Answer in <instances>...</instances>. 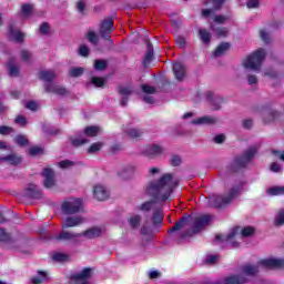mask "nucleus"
Listing matches in <instances>:
<instances>
[{
    "label": "nucleus",
    "mask_w": 284,
    "mask_h": 284,
    "mask_svg": "<svg viewBox=\"0 0 284 284\" xmlns=\"http://www.w3.org/2000/svg\"><path fill=\"white\" fill-rule=\"evenodd\" d=\"M91 83L95 88H103V85H105V79L99 78V77H92L91 78Z\"/></svg>",
    "instance_id": "48"
},
{
    "label": "nucleus",
    "mask_w": 284,
    "mask_h": 284,
    "mask_svg": "<svg viewBox=\"0 0 284 284\" xmlns=\"http://www.w3.org/2000/svg\"><path fill=\"white\" fill-rule=\"evenodd\" d=\"M61 212L67 216H72L83 212V199L81 197H69L61 204Z\"/></svg>",
    "instance_id": "6"
},
{
    "label": "nucleus",
    "mask_w": 284,
    "mask_h": 284,
    "mask_svg": "<svg viewBox=\"0 0 284 284\" xmlns=\"http://www.w3.org/2000/svg\"><path fill=\"white\" fill-rule=\"evenodd\" d=\"M206 101L212 105L213 110H221V103H225V99L221 95H214V92L207 91Z\"/></svg>",
    "instance_id": "15"
},
{
    "label": "nucleus",
    "mask_w": 284,
    "mask_h": 284,
    "mask_svg": "<svg viewBox=\"0 0 284 284\" xmlns=\"http://www.w3.org/2000/svg\"><path fill=\"white\" fill-rule=\"evenodd\" d=\"M281 118V112L274 110V109H266V114L263 118L264 123H272L273 121H276V119Z\"/></svg>",
    "instance_id": "25"
},
{
    "label": "nucleus",
    "mask_w": 284,
    "mask_h": 284,
    "mask_svg": "<svg viewBox=\"0 0 284 284\" xmlns=\"http://www.w3.org/2000/svg\"><path fill=\"white\" fill-rule=\"evenodd\" d=\"M39 79L45 81V83H52L53 79H57V74L52 70L40 71Z\"/></svg>",
    "instance_id": "28"
},
{
    "label": "nucleus",
    "mask_w": 284,
    "mask_h": 284,
    "mask_svg": "<svg viewBox=\"0 0 284 284\" xmlns=\"http://www.w3.org/2000/svg\"><path fill=\"white\" fill-rule=\"evenodd\" d=\"M145 156H149L150 159L154 156H161L163 154V148H161L158 144H153L146 148L144 151Z\"/></svg>",
    "instance_id": "21"
},
{
    "label": "nucleus",
    "mask_w": 284,
    "mask_h": 284,
    "mask_svg": "<svg viewBox=\"0 0 284 284\" xmlns=\"http://www.w3.org/2000/svg\"><path fill=\"white\" fill-rule=\"evenodd\" d=\"M40 34H50V24L48 22H43L39 28Z\"/></svg>",
    "instance_id": "59"
},
{
    "label": "nucleus",
    "mask_w": 284,
    "mask_h": 284,
    "mask_svg": "<svg viewBox=\"0 0 284 284\" xmlns=\"http://www.w3.org/2000/svg\"><path fill=\"white\" fill-rule=\"evenodd\" d=\"M0 241L2 243H10V250H19V246L14 245L17 242L12 240L10 233L6 232V229H0Z\"/></svg>",
    "instance_id": "20"
},
{
    "label": "nucleus",
    "mask_w": 284,
    "mask_h": 284,
    "mask_svg": "<svg viewBox=\"0 0 284 284\" xmlns=\"http://www.w3.org/2000/svg\"><path fill=\"white\" fill-rule=\"evenodd\" d=\"M232 48V44L230 42H222L220 43L216 49L213 51V57L219 58L223 57L225 52H227Z\"/></svg>",
    "instance_id": "26"
},
{
    "label": "nucleus",
    "mask_w": 284,
    "mask_h": 284,
    "mask_svg": "<svg viewBox=\"0 0 284 284\" xmlns=\"http://www.w3.org/2000/svg\"><path fill=\"white\" fill-rule=\"evenodd\" d=\"M14 133V128L8 125H0L1 136H8L9 134Z\"/></svg>",
    "instance_id": "49"
},
{
    "label": "nucleus",
    "mask_w": 284,
    "mask_h": 284,
    "mask_svg": "<svg viewBox=\"0 0 284 284\" xmlns=\"http://www.w3.org/2000/svg\"><path fill=\"white\" fill-rule=\"evenodd\" d=\"M234 236H236V229L233 230L227 235H223V234L216 235L215 241H217L219 243H223V241H225L226 243H230V241H232V239H234Z\"/></svg>",
    "instance_id": "35"
},
{
    "label": "nucleus",
    "mask_w": 284,
    "mask_h": 284,
    "mask_svg": "<svg viewBox=\"0 0 284 284\" xmlns=\"http://www.w3.org/2000/svg\"><path fill=\"white\" fill-rule=\"evenodd\" d=\"M77 239H81V233L68 232L65 229H62L60 234L49 237L50 241H72V243H77Z\"/></svg>",
    "instance_id": "10"
},
{
    "label": "nucleus",
    "mask_w": 284,
    "mask_h": 284,
    "mask_svg": "<svg viewBox=\"0 0 284 284\" xmlns=\"http://www.w3.org/2000/svg\"><path fill=\"white\" fill-rule=\"evenodd\" d=\"M254 232H255V230L253 226H245L244 229H242L241 235L244 239H247V237L252 236L254 234Z\"/></svg>",
    "instance_id": "51"
},
{
    "label": "nucleus",
    "mask_w": 284,
    "mask_h": 284,
    "mask_svg": "<svg viewBox=\"0 0 284 284\" xmlns=\"http://www.w3.org/2000/svg\"><path fill=\"white\" fill-rule=\"evenodd\" d=\"M199 37H200L201 41H203L206 44L212 42V33H210L205 29L199 30Z\"/></svg>",
    "instance_id": "37"
},
{
    "label": "nucleus",
    "mask_w": 284,
    "mask_h": 284,
    "mask_svg": "<svg viewBox=\"0 0 284 284\" xmlns=\"http://www.w3.org/2000/svg\"><path fill=\"white\" fill-rule=\"evenodd\" d=\"M261 266L266 270H281L284 267L283 258H264L258 261L256 264H244L242 265V273L244 276H258Z\"/></svg>",
    "instance_id": "2"
},
{
    "label": "nucleus",
    "mask_w": 284,
    "mask_h": 284,
    "mask_svg": "<svg viewBox=\"0 0 284 284\" xmlns=\"http://www.w3.org/2000/svg\"><path fill=\"white\" fill-rule=\"evenodd\" d=\"M156 203V201L151 200V201H146L144 203H142L140 206H138V210L140 212H150V210H152V205H154Z\"/></svg>",
    "instance_id": "43"
},
{
    "label": "nucleus",
    "mask_w": 284,
    "mask_h": 284,
    "mask_svg": "<svg viewBox=\"0 0 284 284\" xmlns=\"http://www.w3.org/2000/svg\"><path fill=\"white\" fill-rule=\"evenodd\" d=\"M213 7V10L219 11L222 10L225 6V0H210Z\"/></svg>",
    "instance_id": "52"
},
{
    "label": "nucleus",
    "mask_w": 284,
    "mask_h": 284,
    "mask_svg": "<svg viewBox=\"0 0 284 284\" xmlns=\"http://www.w3.org/2000/svg\"><path fill=\"white\" fill-rule=\"evenodd\" d=\"M215 34L216 37H219V39H225L227 37V28L225 27H220L215 30Z\"/></svg>",
    "instance_id": "55"
},
{
    "label": "nucleus",
    "mask_w": 284,
    "mask_h": 284,
    "mask_svg": "<svg viewBox=\"0 0 284 284\" xmlns=\"http://www.w3.org/2000/svg\"><path fill=\"white\" fill-rule=\"evenodd\" d=\"M163 219H164L163 211L161 209H156L153 212L152 224L155 225V226L156 225H162Z\"/></svg>",
    "instance_id": "31"
},
{
    "label": "nucleus",
    "mask_w": 284,
    "mask_h": 284,
    "mask_svg": "<svg viewBox=\"0 0 284 284\" xmlns=\"http://www.w3.org/2000/svg\"><path fill=\"white\" fill-rule=\"evenodd\" d=\"M212 221V215H200L194 219L193 229L194 232H201L205 225H209Z\"/></svg>",
    "instance_id": "14"
},
{
    "label": "nucleus",
    "mask_w": 284,
    "mask_h": 284,
    "mask_svg": "<svg viewBox=\"0 0 284 284\" xmlns=\"http://www.w3.org/2000/svg\"><path fill=\"white\" fill-rule=\"evenodd\" d=\"M142 217L139 214L132 215L128 219L129 225L132 227V230H136L141 225Z\"/></svg>",
    "instance_id": "33"
},
{
    "label": "nucleus",
    "mask_w": 284,
    "mask_h": 284,
    "mask_svg": "<svg viewBox=\"0 0 284 284\" xmlns=\"http://www.w3.org/2000/svg\"><path fill=\"white\" fill-rule=\"evenodd\" d=\"M9 77H19V67L14 65V58H10L8 62Z\"/></svg>",
    "instance_id": "36"
},
{
    "label": "nucleus",
    "mask_w": 284,
    "mask_h": 284,
    "mask_svg": "<svg viewBox=\"0 0 284 284\" xmlns=\"http://www.w3.org/2000/svg\"><path fill=\"white\" fill-rule=\"evenodd\" d=\"M79 55L80 57H90V48L85 44H81L79 48Z\"/></svg>",
    "instance_id": "58"
},
{
    "label": "nucleus",
    "mask_w": 284,
    "mask_h": 284,
    "mask_svg": "<svg viewBox=\"0 0 284 284\" xmlns=\"http://www.w3.org/2000/svg\"><path fill=\"white\" fill-rule=\"evenodd\" d=\"M192 123L193 125H214V123H216V119L212 116H202L197 118L196 120H193Z\"/></svg>",
    "instance_id": "29"
},
{
    "label": "nucleus",
    "mask_w": 284,
    "mask_h": 284,
    "mask_svg": "<svg viewBox=\"0 0 284 284\" xmlns=\"http://www.w3.org/2000/svg\"><path fill=\"white\" fill-rule=\"evenodd\" d=\"M2 161H7V163H9V165H21V163H23V158H21V155H17V154H9L6 156H2Z\"/></svg>",
    "instance_id": "27"
},
{
    "label": "nucleus",
    "mask_w": 284,
    "mask_h": 284,
    "mask_svg": "<svg viewBox=\"0 0 284 284\" xmlns=\"http://www.w3.org/2000/svg\"><path fill=\"white\" fill-rule=\"evenodd\" d=\"M258 152V149L256 146H251L244 153L240 156H236L231 164V171L232 172H241V170H245L247 168V164L256 156V153Z\"/></svg>",
    "instance_id": "4"
},
{
    "label": "nucleus",
    "mask_w": 284,
    "mask_h": 284,
    "mask_svg": "<svg viewBox=\"0 0 284 284\" xmlns=\"http://www.w3.org/2000/svg\"><path fill=\"white\" fill-rule=\"evenodd\" d=\"M260 37L262 39V41H264V43H270L271 39H270V33H267L265 30H261L260 31Z\"/></svg>",
    "instance_id": "63"
},
{
    "label": "nucleus",
    "mask_w": 284,
    "mask_h": 284,
    "mask_svg": "<svg viewBox=\"0 0 284 284\" xmlns=\"http://www.w3.org/2000/svg\"><path fill=\"white\" fill-rule=\"evenodd\" d=\"M81 236H84L85 239H99V236H101V234H103V230H101V227L99 226H94L91 229L85 230L84 232L80 233Z\"/></svg>",
    "instance_id": "19"
},
{
    "label": "nucleus",
    "mask_w": 284,
    "mask_h": 284,
    "mask_svg": "<svg viewBox=\"0 0 284 284\" xmlns=\"http://www.w3.org/2000/svg\"><path fill=\"white\" fill-rule=\"evenodd\" d=\"M112 30H114V20L112 18L104 19L100 23V37L104 39V41H109V43L112 45L114 41H112Z\"/></svg>",
    "instance_id": "7"
},
{
    "label": "nucleus",
    "mask_w": 284,
    "mask_h": 284,
    "mask_svg": "<svg viewBox=\"0 0 284 284\" xmlns=\"http://www.w3.org/2000/svg\"><path fill=\"white\" fill-rule=\"evenodd\" d=\"M44 92L48 94H55L57 97H70V91L65 87H61L54 83H45Z\"/></svg>",
    "instance_id": "9"
},
{
    "label": "nucleus",
    "mask_w": 284,
    "mask_h": 284,
    "mask_svg": "<svg viewBox=\"0 0 284 284\" xmlns=\"http://www.w3.org/2000/svg\"><path fill=\"white\" fill-rule=\"evenodd\" d=\"M93 196L97 201H108V199H110V192H108V190L102 185H95L93 187Z\"/></svg>",
    "instance_id": "17"
},
{
    "label": "nucleus",
    "mask_w": 284,
    "mask_h": 284,
    "mask_svg": "<svg viewBox=\"0 0 284 284\" xmlns=\"http://www.w3.org/2000/svg\"><path fill=\"white\" fill-rule=\"evenodd\" d=\"M243 185H245V182H240V185H235L231 190H229V193L226 196L215 195V196L211 197L210 199L211 207L221 209V207H225V206L230 205L232 203V201H234V199H236V196H239Z\"/></svg>",
    "instance_id": "3"
},
{
    "label": "nucleus",
    "mask_w": 284,
    "mask_h": 284,
    "mask_svg": "<svg viewBox=\"0 0 284 284\" xmlns=\"http://www.w3.org/2000/svg\"><path fill=\"white\" fill-rule=\"evenodd\" d=\"M72 165H74V162L70 161V160H63V161H60L59 162V166L62 169V170H65L68 168H72Z\"/></svg>",
    "instance_id": "61"
},
{
    "label": "nucleus",
    "mask_w": 284,
    "mask_h": 284,
    "mask_svg": "<svg viewBox=\"0 0 284 284\" xmlns=\"http://www.w3.org/2000/svg\"><path fill=\"white\" fill-rule=\"evenodd\" d=\"M9 38L11 41H16V43H23V39H26V34L19 30H14V23L9 24Z\"/></svg>",
    "instance_id": "18"
},
{
    "label": "nucleus",
    "mask_w": 284,
    "mask_h": 284,
    "mask_svg": "<svg viewBox=\"0 0 284 284\" xmlns=\"http://www.w3.org/2000/svg\"><path fill=\"white\" fill-rule=\"evenodd\" d=\"M108 68V61L106 60H95L94 62V69L98 70V72H103Z\"/></svg>",
    "instance_id": "46"
},
{
    "label": "nucleus",
    "mask_w": 284,
    "mask_h": 284,
    "mask_svg": "<svg viewBox=\"0 0 284 284\" xmlns=\"http://www.w3.org/2000/svg\"><path fill=\"white\" fill-rule=\"evenodd\" d=\"M170 163L173 168H179V165H181V156L172 155L170 159Z\"/></svg>",
    "instance_id": "60"
},
{
    "label": "nucleus",
    "mask_w": 284,
    "mask_h": 284,
    "mask_svg": "<svg viewBox=\"0 0 284 284\" xmlns=\"http://www.w3.org/2000/svg\"><path fill=\"white\" fill-rule=\"evenodd\" d=\"M101 148H103V144L101 142H95L90 145L88 152L89 154H94V152H100Z\"/></svg>",
    "instance_id": "53"
},
{
    "label": "nucleus",
    "mask_w": 284,
    "mask_h": 284,
    "mask_svg": "<svg viewBox=\"0 0 284 284\" xmlns=\"http://www.w3.org/2000/svg\"><path fill=\"white\" fill-rule=\"evenodd\" d=\"M194 234H199V232H194V227L193 230H186L183 233H181L180 235V240L178 241V243H181V241H183L184 239H192V236H194Z\"/></svg>",
    "instance_id": "47"
},
{
    "label": "nucleus",
    "mask_w": 284,
    "mask_h": 284,
    "mask_svg": "<svg viewBox=\"0 0 284 284\" xmlns=\"http://www.w3.org/2000/svg\"><path fill=\"white\" fill-rule=\"evenodd\" d=\"M271 196H281L284 195V186H273L268 190H266Z\"/></svg>",
    "instance_id": "39"
},
{
    "label": "nucleus",
    "mask_w": 284,
    "mask_h": 284,
    "mask_svg": "<svg viewBox=\"0 0 284 284\" xmlns=\"http://www.w3.org/2000/svg\"><path fill=\"white\" fill-rule=\"evenodd\" d=\"M83 72H84V69L81 68V67L72 68V69L69 71V75H70L72 79H77V78H79V77H83Z\"/></svg>",
    "instance_id": "45"
},
{
    "label": "nucleus",
    "mask_w": 284,
    "mask_h": 284,
    "mask_svg": "<svg viewBox=\"0 0 284 284\" xmlns=\"http://www.w3.org/2000/svg\"><path fill=\"white\" fill-rule=\"evenodd\" d=\"M26 199H33L39 201L43 196V192L36 184H29L27 189H24Z\"/></svg>",
    "instance_id": "13"
},
{
    "label": "nucleus",
    "mask_w": 284,
    "mask_h": 284,
    "mask_svg": "<svg viewBox=\"0 0 284 284\" xmlns=\"http://www.w3.org/2000/svg\"><path fill=\"white\" fill-rule=\"evenodd\" d=\"M274 225H276V227H281L282 225H284V209H281L275 219H274Z\"/></svg>",
    "instance_id": "42"
},
{
    "label": "nucleus",
    "mask_w": 284,
    "mask_h": 284,
    "mask_svg": "<svg viewBox=\"0 0 284 284\" xmlns=\"http://www.w3.org/2000/svg\"><path fill=\"white\" fill-rule=\"evenodd\" d=\"M85 223V217L81 215L68 216L62 223V230H68V227H79Z\"/></svg>",
    "instance_id": "11"
},
{
    "label": "nucleus",
    "mask_w": 284,
    "mask_h": 284,
    "mask_svg": "<svg viewBox=\"0 0 284 284\" xmlns=\"http://www.w3.org/2000/svg\"><path fill=\"white\" fill-rule=\"evenodd\" d=\"M191 216L190 215H184L180 220L175 222V224L168 230V234H173V232H179V230H182L185 227V223L190 221Z\"/></svg>",
    "instance_id": "22"
},
{
    "label": "nucleus",
    "mask_w": 284,
    "mask_h": 284,
    "mask_svg": "<svg viewBox=\"0 0 284 284\" xmlns=\"http://www.w3.org/2000/svg\"><path fill=\"white\" fill-rule=\"evenodd\" d=\"M247 282V277L244 275H231L223 280L224 284H245Z\"/></svg>",
    "instance_id": "23"
},
{
    "label": "nucleus",
    "mask_w": 284,
    "mask_h": 284,
    "mask_svg": "<svg viewBox=\"0 0 284 284\" xmlns=\"http://www.w3.org/2000/svg\"><path fill=\"white\" fill-rule=\"evenodd\" d=\"M263 61H265V49L260 48L253 53H251L245 60H244V68L246 70H253L256 72L257 70H261V67L263 65Z\"/></svg>",
    "instance_id": "5"
},
{
    "label": "nucleus",
    "mask_w": 284,
    "mask_h": 284,
    "mask_svg": "<svg viewBox=\"0 0 284 284\" xmlns=\"http://www.w3.org/2000/svg\"><path fill=\"white\" fill-rule=\"evenodd\" d=\"M100 131L101 129L99 126L90 125L84 129V134L85 136H90L91 139H93L94 136H99Z\"/></svg>",
    "instance_id": "34"
},
{
    "label": "nucleus",
    "mask_w": 284,
    "mask_h": 284,
    "mask_svg": "<svg viewBox=\"0 0 284 284\" xmlns=\"http://www.w3.org/2000/svg\"><path fill=\"white\" fill-rule=\"evenodd\" d=\"M173 74L176 81H184L185 80V65L181 62H173L172 64Z\"/></svg>",
    "instance_id": "16"
},
{
    "label": "nucleus",
    "mask_w": 284,
    "mask_h": 284,
    "mask_svg": "<svg viewBox=\"0 0 284 284\" xmlns=\"http://www.w3.org/2000/svg\"><path fill=\"white\" fill-rule=\"evenodd\" d=\"M70 256L65 253H54L52 255V261L55 263H65V261H69Z\"/></svg>",
    "instance_id": "41"
},
{
    "label": "nucleus",
    "mask_w": 284,
    "mask_h": 284,
    "mask_svg": "<svg viewBox=\"0 0 284 284\" xmlns=\"http://www.w3.org/2000/svg\"><path fill=\"white\" fill-rule=\"evenodd\" d=\"M14 123L17 125H21V128H26V125H28V120L23 115H17L14 119Z\"/></svg>",
    "instance_id": "56"
},
{
    "label": "nucleus",
    "mask_w": 284,
    "mask_h": 284,
    "mask_svg": "<svg viewBox=\"0 0 284 284\" xmlns=\"http://www.w3.org/2000/svg\"><path fill=\"white\" fill-rule=\"evenodd\" d=\"M141 90H142V92H144V94H155L156 93V89L149 84H142Z\"/></svg>",
    "instance_id": "54"
},
{
    "label": "nucleus",
    "mask_w": 284,
    "mask_h": 284,
    "mask_svg": "<svg viewBox=\"0 0 284 284\" xmlns=\"http://www.w3.org/2000/svg\"><path fill=\"white\" fill-rule=\"evenodd\" d=\"M129 139H133L135 141H139L143 136V132L141 129H128L124 131Z\"/></svg>",
    "instance_id": "30"
},
{
    "label": "nucleus",
    "mask_w": 284,
    "mask_h": 284,
    "mask_svg": "<svg viewBox=\"0 0 284 284\" xmlns=\"http://www.w3.org/2000/svg\"><path fill=\"white\" fill-rule=\"evenodd\" d=\"M22 13L24 14V17H30V14L32 13V6L28 3L22 4Z\"/></svg>",
    "instance_id": "62"
},
{
    "label": "nucleus",
    "mask_w": 284,
    "mask_h": 284,
    "mask_svg": "<svg viewBox=\"0 0 284 284\" xmlns=\"http://www.w3.org/2000/svg\"><path fill=\"white\" fill-rule=\"evenodd\" d=\"M92 277V268L85 267L80 273L72 274L70 276L71 283L88 284V280Z\"/></svg>",
    "instance_id": "8"
},
{
    "label": "nucleus",
    "mask_w": 284,
    "mask_h": 284,
    "mask_svg": "<svg viewBox=\"0 0 284 284\" xmlns=\"http://www.w3.org/2000/svg\"><path fill=\"white\" fill-rule=\"evenodd\" d=\"M14 143H17V145L20 148H26V145H30V140H28V138H26L23 134H18L14 138Z\"/></svg>",
    "instance_id": "38"
},
{
    "label": "nucleus",
    "mask_w": 284,
    "mask_h": 284,
    "mask_svg": "<svg viewBox=\"0 0 284 284\" xmlns=\"http://www.w3.org/2000/svg\"><path fill=\"white\" fill-rule=\"evenodd\" d=\"M178 186L179 181H174V174L165 173L159 180L149 182L146 184L145 192L152 199L163 201V203H165L174 192V187Z\"/></svg>",
    "instance_id": "1"
},
{
    "label": "nucleus",
    "mask_w": 284,
    "mask_h": 284,
    "mask_svg": "<svg viewBox=\"0 0 284 284\" xmlns=\"http://www.w3.org/2000/svg\"><path fill=\"white\" fill-rule=\"evenodd\" d=\"M85 143H88V139H83V138H71V144L74 148H80V145H85Z\"/></svg>",
    "instance_id": "50"
},
{
    "label": "nucleus",
    "mask_w": 284,
    "mask_h": 284,
    "mask_svg": "<svg viewBox=\"0 0 284 284\" xmlns=\"http://www.w3.org/2000/svg\"><path fill=\"white\" fill-rule=\"evenodd\" d=\"M42 176L44 178L43 185L47 190L57 185V182L54 181V170L45 168L42 172Z\"/></svg>",
    "instance_id": "12"
},
{
    "label": "nucleus",
    "mask_w": 284,
    "mask_h": 284,
    "mask_svg": "<svg viewBox=\"0 0 284 284\" xmlns=\"http://www.w3.org/2000/svg\"><path fill=\"white\" fill-rule=\"evenodd\" d=\"M30 156H39V154H43V148L40 146H32L29 150Z\"/></svg>",
    "instance_id": "57"
},
{
    "label": "nucleus",
    "mask_w": 284,
    "mask_h": 284,
    "mask_svg": "<svg viewBox=\"0 0 284 284\" xmlns=\"http://www.w3.org/2000/svg\"><path fill=\"white\" fill-rule=\"evenodd\" d=\"M87 39H88L89 43H92V45L99 44V36L94 31H88Z\"/></svg>",
    "instance_id": "44"
},
{
    "label": "nucleus",
    "mask_w": 284,
    "mask_h": 284,
    "mask_svg": "<svg viewBox=\"0 0 284 284\" xmlns=\"http://www.w3.org/2000/svg\"><path fill=\"white\" fill-rule=\"evenodd\" d=\"M152 59H154V47L152 45V42L149 41L146 43V53L142 61L143 65H150V63H152Z\"/></svg>",
    "instance_id": "24"
},
{
    "label": "nucleus",
    "mask_w": 284,
    "mask_h": 284,
    "mask_svg": "<svg viewBox=\"0 0 284 284\" xmlns=\"http://www.w3.org/2000/svg\"><path fill=\"white\" fill-rule=\"evenodd\" d=\"M133 93H134V88L132 87V84H129L126 87L120 85L118 88V94H120V97H130Z\"/></svg>",
    "instance_id": "32"
},
{
    "label": "nucleus",
    "mask_w": 284,
    "mask_h": 284,
    "mask_svg": "<svg viewBox=\"0 0 284 284\" xmlns=\"http://www.w3.org/2000/svg\"><path fill=\"white\" fill-rule=\"evenodd\" d=\"M175 43L178 47H180L181 49L185 48L186 45V41L185 39L182 37V36H179L176 39H175Z\"/></svg>",
    "instance_id": "64"
},
{
    "label": "nucleus",
    "mask_w": 284,
    "mask_h": 284,
    "mask_svg": "<svg viewBox=\"0 0 284 284\" xmlns=\"http://www.w3.org/2000/svg\"><path fill=\"white\" fill-rule=\"evenodd\" d=\"M45 278H48V273H45L44 271H39L38 276L32 277L31 282L33 284H41L43 283V281H45Z\"/></svg>",
    "instance_id": "40"
}]
</instances>
